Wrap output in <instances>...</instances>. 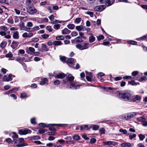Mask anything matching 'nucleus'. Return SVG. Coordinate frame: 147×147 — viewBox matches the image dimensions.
Returning a JSON list of instances; mask_svg holds the SVG:
<instances>
[{
    "instance_id": "53",
    "label": "nucleus",
    "mask_w": 147,
    "mask_h": 147,
    "mask_svg": "<svg viewBox=\"0 0 147 147\" xmlns=\"http://www.w3.org/2000/svg\"><path fill=\"white\" fill-rule=\"evenodd\" d=\"M86 13L87 14L89 15L91 17H92L93 16L94 13L93 12L87 11Z\"/></svg>"
},
{
    "instance_id": "64",
    "label": "nucleus",
    "mask_w": 147,
    "mask_h": 147,
    "mask_svg": "<svg viewBox=\"0 0 147 147\" xmlns=\"http://www.w3.org/2000/svg\"><path fill=\"white\" fill-rule=\"evenodd\" d=\"M122 78L121 77H117L114 78V79L115 81H118L121 80Z\"/></svg>"
},
{
    "instance_id": "9",
    "label": "nucleus",
    "mask_w": 147,
    "mask_h": 147,
    "mask_svg": "<svg viewBox=\"0 0 147 147\" xmlns=\"http://www.w3.org/2000/svg\"><path fill=\"white\" fill-rule=\"evenodd\" d=\"M36 2V0H27L26 4L27 6H31L34 4Z\"/></svg>"
},
{
    "instance_id": "8",
    "label": "nucleus",
    "mask_w": 147,
    "mask_h": 147,
    "mask_svg": "<svg viewBox=\"0 0 147 147\" xmlns=\"http://www.w3.org/2000/svg\"><path fill=\"white\" fill-rule=\"evenodd\" d=\"M137 115V113L135 112H132L127 114V119L129 120L133 118Z\"/></svg>"
},
{
    "instance_id": "39",
    "label": "nucleus",
    "mask_w": 147,
    "mask_h": 147,
    "mask_svg": "<svg viewBox=\"0 0 147 147\" xmlns=\"http://www.w3.org/2000/svg\"><path fill=\"white\" fill-rule=\"evenodd\" d=\"M47 130L46 129H39L38 131V132L41 134H43L45 132H47Z\"/></svg>"
},
{
    "instance_id": "32",
    "label": "nucleus",
    "mask_w": 147,
    "mask_h": 147,
    "mask_svg": "<svg viewBox=\"0 0 147 147\" xmlns=\"http://www.w3.org/2000/svg\"><path fill=\"white\" fill-rule=\"evenodd\" d=\"M7 43L5 42H3L0 44V46L2 48H4L6 46Z\"/></svg>"
},
{
    "instance_id": "61",
    "label": "nucleus",
    "mask_w": 147,
    "mask_h": 147,
    "mask_svg": "<svg viewBox=\"0 0 147 147\" xmlns=\"http://www.w3.org/2000/svg\"><path fill=\"white\" fill-rule=\"evenodd\" d=\"M146 80V76H143L141 78H140L139 80V81H143L144 80Z\"/></svg>"
},
{
    "instance_id": "28",
    "label": "nucleus",
    "mask_w": 147,
    "mask_h": 147,
    "mask_svg": "<svg viewBox=\"0 0 147 147\" xmlns=\"http://www.w3.org/2000/svg\"><path fill=\"white\" fill-rule=\"evenodd\" d=\"M67 28L70 29L72 30L75 27V25L74 24H69L67 26Z\"/></svg>"
},
{
    "instance_id": "26",
    "label": "nucleus",
    "mask_w": 147,
    "mask_h": 147,
    "mask_svg": "<svg viewBox=\"0 0 147 147\" xmlns=\"http://www.w3.org/2000/svg\"><path fill=\"white\" fill-rule=\"evenodd\" d=\"M137 120L139 121L143 122H144L146 121V119L143 117H141L137 118Z\"/></svg>"
},
{
    "instance_id": "37",
    "label": "nucleus",
    "mask_w": 147,
    "mask_h": 147,
    "mask_svg": "<svg viewBox=\"0 0 147 147\" xmlns=\"http://www.w3.org/2000/svg\"><path fill=\"white\" fill-rule=\"evenodd\" d=\"M64 39V37L62 36H59L56 37V39L57 40H63Z\"/></svg>"
},
{
    "instance_id": "22",
    "label": "nucleus",
    "mask_w": 147,
    "mask_h": 147,
    "mask_svg": "<svg viewBox=\"0 0 147 147\" xmlns=\"http://www.w3.org/2000/svg\"><path fill=\"white\" fill-rule=\"evenodd\" d=\"M74 62V60L72 58H69L67 61V63L69 65V64H73Z\"/></svg>"
},
{
    "instance_id": "15",
    "label": "nucleus",
    "mask_w": 147,
    "mask_h": 147,
    "mask_svg": "<svg viewBox=\"0 0 147 147\" xmlns=\"http://www.w3.org/2000/svg\"><path fill=\"white\" fill-rule=\"evenodd\" d=\"M65 74L63 73H61L59 74L56 76V78H63L65 76Z\"/></svg>"
},
{
    "instance_id": "55",
    "label": "nucleus",
    "mask_w": 147,
    "mask_h": 147,
    "mask_svg": "<svg viewBox=\"0 0 147 147\" xmlns=\"http://www.w3.org/2000/svg\"><path fill=\"white\" fill-rule=\"evenodd\" d=\"M13 55L11 53H9L5 55L6 57H13Z\"/></svg>"
},
{
    "instance_id": "48",
    "label": "nucleus",
    "mask_w": 147,
    "mask_h": 147,
    "mask_svg": "<svg viewBox=\"0 0 147 147\" xmlns=\"http://www.w3.org/2000/svg\"><path fill=\"white\" fill-rule=\"evenodd\" d=\"M39 40V39L38 38H33L31 39V42H36L38 41Z\"/></svg>"
},
{
    "instance_id": "21",
    "label": "nucleus",
    "mask_w": 147,
    "mask_h": 147,
    "mask_svg": "<svg viewBox=\"0 0 147 147\" xmlns=\"http://www.w3.org/2000/svg\"><path fill=\"white\" fill-rule=\"evenodd\" d=\"M114 1V0H108L106 4L107 5L109 6L113 4Z\"/></svg>"
},
{
    "instance_id": "14",
    "label": "nucleus",
    "mask_w": 147,
    "mask_h": 147,
    "mask_svg": "<svg viewBox=\"0 0 147 147\" xmlns=\"http://www.w3.org/2000/svg\"><path fill=\"white\" fill-rule=\"evenodd\" d=\"M19 43L17 41H13L11 45L12 48L15 49L18 47Z\"/></svg>"
},
{
    "instance_id": "51",
    "label": "nucleus",
    "mask_w": 147,
    "mask_h": 147,
    "mask_svg": "<svg viewBox=\"0 0 147 147\" xmlns=\"http://www.w3.org/2000/svg\"><path fill=\"white\" fill-rule=\"evenodd\" d=\"M39 125L43 127H48L49 125H47L43 123H40L39 124Z\"/></svg>"
},
{
    "instance_id": "25",
    "label": "nucleus",
    "mask_w": 147,
    "mask_h": 147,
    "mask_svg": "<svg viewBox=\"0 0 147 147\" xmlns=\"http://www.w3.org/2000/svg\"><path fill=\"white\" fill-rule=\"evenodd\" d=\"M95 40V37L92 35H91L89 37V42L91 43L92 42H94Z\"/></svg>"
},
{
    "instance_id": "54",
    "label": "nucleus",
    "mask_w": 147,
    "mask_h": 147,
    "mask_svg": "<svg viewBox=\"0 0 147 147\" xmlns=\"http://www.w3.org/2000/svg\"><path fill=\"white\" fill-rule=\"evenodd\" d=\"M49 129L50 130L53 131L54 132H55L56 131V129L52 126H50L49 127Z\"/></svg>"
},
{
    "instance_id": "34",
    "label": "nucleus",
    "mask_w": 147,
    "mask_h": 147,
    "mask_svg": "<svg viewBox=\"0 0 147 147\" xmlns=\"http://www.w3.org/2000/svg\"><path fill=\"white\" fill-rule=\"evenodd\" d=\"M120 117L122 119H125L128 120L127 118V115H122L120 116Z\"/></svg>"
},
{
    "instance_id": "56",
    "label": "nucleus",
    "mask_w": 147,
    "mask_h": 147,
    "mask_svg": "<svg viewBox=\"0 0 147 147\" xmlns=\"http://www.w3.org/2000/svg\"><path fill=\"white\" fill-rule=\"evenodd\" d=\"M82 137L83 138L86 140H88L89 139V138L87 137L86 134L83 135L82 136Z\"/></svg>"
},
{
    "instance_id": "44",
    "label": "nucleus",
    "mask_w": 147,
    "mask_h": 147,
    "mask_svg": "<svg viewBox=\"0 0 147 147\" xmlns=\"http://www.w3.org/2000/svg\"><path fill=\"white\" fill-rule=\"evenodd\" d=\"M128 43L133 45H136L137 42L134 41H130L128 42Z\"/></svg>"
},
{
    "instance_id": "6",
    "label": "nucleus",
    "mask_w": 147,
    "mask_h": 147,
    "mask_svg": "<svg viewBox=\"0 0 147 147\" xmlns=\"http://www.w3.org/2000/svg\"><path fill=\"white\" fill-rule=\"evenodd\" d=\"M42 48L40 49H38V50L41 52H43L44 51H47L49 50V49L47 48V46L44 44H42Z\"/></svg>"
},
{
    "instance_id": "16",
    "label": "nucleus",
    "mask_w": 147,
    "mask_h": 147,
    "mask_svg": "<svg viewBox=\"0 0 147 147\" xmlns=\"http://www.w3.org/2000/svg\"><path fill=\"white\" fill-rule=\"evenodd\" d=\"M71 32V31L68 30L66 28H65L64 29L62 30V33L63 34H69Z\"/></svg>"
},
{
    "instance_id": "58",
    "label": "nucleus",
    "mask_w": 147,
    "mask_h": 147,
    "mask_svg": "<svg viewBox=\"0 0 147 147\" xmlns=\"http://www.w3.org/2000/svg\"><path fill=\"white\" fill-rule=\"evenodd\" d=\"M136 135L135 134H134L133 135H130L129 136V138L130 140H132L134 138L136 137Z\"/></svg>"
},
{
    "instance_id": "49",
    "label": "nucleus",
    "mask_w": 147,
    "mask_h": 147,
    "mask_svg": "<svg viewBox=\"0 0 147 147\" xmlns=\"http://www.w3.org/2000/svg\"><path fill=\"white\" fill-rule=\"evenodd\" d=\"M96 140L94 138H91L90 141V143L91 144H92L96 142Z\"/></svg>"
},
{
    "instance_id": "59",
    "label": "nucleus",
    "mask_w": 147,
    "mask_h": 147,
    "mask_svg": "<svg viewBox=\"0 0 147 147\" xmlns=\"http://www.w3.org/2000/svg\"><path fill=\"white\" fill-rule=\"evenodd\" d=\"M54 84L55 85H58L60 84V82L59 80H56L54 82Z\"/></svg>"
},
{
    "instance_id": "20",
    "label": "nucleus",
    "mask_w": 147,
    "mask_h": 147,
    "mask_svg": "<svg viewBox=\"0 0 147 147\" xmlns=\"http://www.w3.org/2000/svg\"><path fill=\"white\" fill-rule=\"evenodd\" d=\"M28 50H27L26 51V52L28 53L29 54L30 53H33L35 51V49L32 47H29L28 48Z\"/></svg>"
},
{
    "instance_id": "40",
    "label": "nucleus",
    "mask_w": 147,
    "mask_h": 147,
    "mask_svg": "<svg viewBox=\"0 0 147 147\" xmlns=\"http://www.w3.org/2000/svg\"><path fill=\"white\" fill-rule=\"evenodd\" d=\"M73 139L76 140H80V137L79 136L75 135L73 136Z\"/></svg>"
},
{
    "instance_id": "3",
    "label": "nucleus",
    "mask_w": 147,
    "mask_h": 147,
    "mask_svg": "<svg viewBox=\"0 0 147 147\" xmlns=\"http://www.w3.org/2000/svg\"><path fill=\"white\" fill-rule=\"evenodd\" d=\"M31 131L27 128L20 129L19 131V133L20 135H26L28 133H30Z\"/></svg>"
},
{
    "instance_id": "18",
    "label": "nucleus",
    "mask_w": 147,
    "mask_h": 147,
    "mask_svg": "<svg viewBox=\"0 0 147 147\" xmlns=\"http://www.w3.org/2000/svg\"><path fill=\"white\" fill-rule=\"evenodd\" d=\"M13 38L15 39H18L19 38V32L18 31H16L13 33Z\"/></svg>"
},
{
    "instance_id": "11",
    "label": "nucleus",
    "mask_w": 147,
    "mask_h": 147,
    "mask_svg": "<svg viewBox=\"0 0 147 147\" xmlns=\"http://www.w3.org/2000/svg\"><path fill=\"white\" fill-rule=\"evenodd\" d=\"M12 75L9 74L7 77L6 76H4L3 78V80L4 81H9L12 80L11 78Z\"/></svg>"
},
{
    "instance_id": "30",
    "label": "nucleus",
    "mask_w": 147,
    "mask_h": 147,
    "mask_svg": "<svg viewBox=\"0 0 147 147\" xmlns=\"http://www.w3.org/2000/svg\"><path fill=\"white\" fill-rule=\"evenodd\" d=\"M60 60L63 63L65 62L66 60V57L65 56H59Z\"/></svg>"
},
{
    "instance_id": "2",
    "label": "nucleus",
    "mask_w": 147,
    "mask_h": 147,
    "mask_svg": "<svg viewBox=\"0 0 147 147\" xmlns=\"http://www.w3.org/2000/svg\"><path fill=\"white\" fill-rule=\"evenodd\" d=\"M27 6V11L28 13L33 14L36 13L37 12V10L35 7L31 6Z\"/></svg>"
},
{
    "instance_id": "33",
    "label": "nucleus",
    "mask_w": 147,
    "mask_h": 147,
    "mask_svg": "<svg viewBox=\"0 0 147 147\" xmlns=\"http://www.w3.org/2000/svg\"><path fill=\"white\" fill-rule=\"evenodd\" d=\"M46 29L49 32H52L53 30V29L51 28V26H47Z\"/></svg>"
},
{
    "instance_id": "52",
    "label": "nucleus",
    "mask_w": 147,
    "mask_h": 147,
    "mask_svg": "<svg viewBox=\"0 0 147 147\" xmlns=\"http://www.w3.org/2000/svg\"><path fill=\"white\" fill-rule=\"evenodd\" d=\"M78 34V33L77 32L73 31L71 33V35L72 36H76Z\"/></svg>"
},
{
    "instance_id": "23",
    "label": "nucleus",
    "mask_w": 147,
    "mask_h": 147,
    "mask_svg": "<svg viewBox=\"0 0 147 147\" xmlns=\"http://www.w3.org/2000/svg\"><path fill=\"white\" fill-rule=\"evenodd\" d=\"M62 44L61 42L60 41H55L53 42V45L55 46L61 45Z\"/></svg>"
},
{
    "instance_id": "36",
    "label": "nucleus",
    "mask_w": 147,
    "mask_h": 147,
    "mask_svg": "<svg viewBox=\"0 0 147 147\" xmlns=\"http://www.w3.org/2000/svg\"><path fill=\"white\" fill-rule=\"evenodd\" d=\"M20 97L21 98H25L27 97V94L25 92H23L21 94Z\"/></svg>"
},
{
    "instance_id": "1",
    "label": "nucleus",
    "mask_w": 147,
    "mask_h": 147,
    "mask_svg": "<svg viewBox=\"0 0 147 147\" xmlns=\"http://www.w3.org/2000/svg\"><path fill=\"white\" fill-rule=\"evenodd\" d=\"M116 94L117 97L119 99L125 101L131 102L132 94L129 92L127 91H118Z\"/></svg>"
},
{
    "instance_id": "13",
    "label": "nucleus",
    "mask_w": 147,
    "mask_h": 147,
    "mask_svg": "<svg viewBox=\"0 0 147 147\" xmlns=\"http://www.w3.org/2000/svg\"><path fill=\"white\" fill-rule=\"evenodd\" d=\"M99 128L98 126L97 125H92L91 126L89 127L88 128H87L86 129L87 130H89L91 128H92L93 130H98Z\"/></svg>"
},
{
    "instance_id": "45",
    "label": "nucleus",
    "mask_w": 147,
    "mask_h": 147,
    "mask_svg": "<svg viewBox=\"0 0 147 147\" xmlns=\"http://www.w3.org/2000/svg\"><path fill=\"white\" fill-rule=\"evenodd\" d=\"M139 137L140 140L142 141L145 138V136L144 135H142L141 134H140L139 135Z\"/></svg>"
},
{
    "instance_id": "42",
    "label": "nucleus",
    "mask_w": 147,
    "mask_h": 147,
    "mask_svg": "<svg viewBox=\"0 0 147 147\" xmlns=\"http://www.w3.org/2000/svg\"><path fill=\"white\" fill-rule=\"evenodd\" d=\"M76 47L80 50H83L82 45L80 44L77 45H76Z\"/></svg>"
},
{
    "instance_id": "62",
    "label": "nucleus",
    "mask_w": 147,
    "mask_h": 147,
    "mask_svg": "<svg viewBox=\"0 0 147 147\" xmlns=\"http://www.w3.org/2000/svg\"><path fill=\"white\" fill-rule=\"evenodd\" d=\"M35 118H33L31 119L30 121L32 124H35L36 123V122H35Z\"/></svg>"
},
{
    "instance_id": "50",
    "label": "nucleus",
    "mask_w": 147,
    "mask_h": 147,
    "mask_svg": "<svg viewBox=\"0 0 147 147\" xmlns=\"http://www.w3.org/2000/svg\"><path fill=\"white\" fill-rule=\"evenodd\" d=\"M13 135L12 136V137L13 139L18 138V136L15 132H13Z\"/></svg>"
},
{
    "instance_id": "10",
    "label": "nucleus",
    "mask_w": 147,
    "mask_h": 147,
    "mask_svg": "<svg viewBox=\"0 0 147 147\" xmlns=\"http://www.w3.org/2000/svg\"><path fill=\"white\" fill-rule=\"evenodd\" d=\"M140 99V97L138 95H136L135 97H134L133 96H132V94L131 95V102H135L136 100H139Z\"/></svg>"
},
{
    "instance_id": "27",
    "label": "nucleus",
    "mask_w": 147,
    "mask_h": 147,
    "mask_svg": "<svg viewBox=\"0 0 147 147\" xmlns=\"http://www.w3.org/2000/svg\"><path fill=\"white\" fill-rule=\"evenodd\" d=\"M83 26L82 25L77 26L76 27V29L78 31H81L83 29Z\"/></svg>"
},
{
    "instance_id": "5",
    "label": "nucleus",
    "mask_w": 147,
    "mask_h": 147,
    "mask_svg": "<svg viewBox=\"0 0 147 147\" xmlns=\"http://www.w3.org/2000/svg\"><path fill=\"white\" fill-rule=\"evenodd\" d=\"M106 6L104 5H100L96 6L94 9L96 11H101L105 8Z\"/></svg>"
},
{
    "instance_id": "60",
    "label": "nucleus",
    "mask_w": 147,
    "mask_h": 147,
    "mask_svg": "<svg viewBox=\"0 0 147 147\" xmlns=\"http://www.w3.org/2000/svg\"><path fill=\"white\" fill-rule=\"evenodd\" d=\"M138 73V71H134L132 73V74L133 76H135L137 75Z\"/></svg>"
},
{
    "instance_id": "47",
    "label": "nucleus",
    "mask_w": 147,
    "mask_h": 147,
    "mask_svg": "<svg viewBox=\"0 0 147 147\" xmlns=\"http://www.w3.org/2000/svg\"><path fill=\"white\" fill-rule=\"evenodd\" d=\"M104 37L102 35H100L97 37V40L99 41L104 39Z\"/></svg>"
},
{
    "instance_id": "41",
    "label": "nucleus",
    "mask_w": 147,
    "mask_h": 147,
    "mask_svg": "<svg viewBox=\"0 0 147 147\" xmlns=\"http://www.w3.org/2000/svg\"><path fill=\"white\" fill-rule=\"evenodd\" d=\"M0 28L1 29V30L3 31V32L6 31L7 30V27L4 26H1L0 27Z\"/></svg>"
},
{
    "instance_id": "57",
    "label": "nucleus",
    "mask_w": 147,
    "mask_h": 147,
    "mask_svg": "<svg viewBox=\"0 0 147 147\" xmlns=\"http://www.w3.org/2000/svg\"><path fill=\"white\" fill-rule=\"evenodd\" d=\"M16 90L17 91L18 90V88H13L12 89L10 90L9 91V92L10 93H12L13 92H14V90Z\"/></svg>"
},
{
    "instance_id": "24",
    "label": "nucleus",
    "mask_w": 147,
    "mask_h": 147,
    "mask_svg": "<svg viewBox=\"0 0 147 147\" xmlns=\"http://www.w3.org/2000/svg\"><path fill=\"white\" fill-rule=\"evenodd\" d=\"M89 44L88 43H85L82 45L83 50L88 48Z\"/></svg>"
},
{
    "instance_id": "17",
    "label": "nucleus",
    "mask_w": 147,
    "mask_h": 147,
    "mask_svg": "<svg viewBox=\"0 0 147 147\" xmlns=\"http://www.w3.org/2000/svg\"><path fill=\"white\" fill-rule=\"evenodd\" d=\"M121 146L122 147H130L131 146V144L129 143L125 142L121 144Z\"/></svg>"
},
{
    "instance_id": "4",
    "label": "nucleus",
    "mask_w": 147,
    "mask_h": 147,
    "mask_svg": "<svg viewBox=\"0 0 147 147\" xmlns=\"http://www.w3.org/2000/svg\"><path fill=\"white\" fill-rule=\"evenodd\" d=\"M74 79V77L71 75L69 74L66 77V79L63 80V81L65 82L68 81L70 82H72Z\"/></svg>"
},
{
    "instance_id": "31",
    "label": "nucleus",
    "mask_w": 147,
    "mask_h": 147,
    "mask_svg": "<svg viewBox=\"0 0 147 147\" xmlns=\"http://www.w3.org/2000/svg\"><path fill=\"white\" fill-rule=\"evenodd\" d=\"M42 38L44 39H47L49 36V35L48 34H44L41 35Z\"/></svg>"
},
{
    "instance_id": "38",
    "label": "nucleus",
    "mask_w": 147,
    "mask_h": 147,
    "mask_svg": "<svg viewBox=\"0 0 147 147\" xmlns=\"http://www.w3.org/2000/svg\"><path fill=\"white\" fill-rule=\"evenodd\" d=\"M81 20V18H76L74 21V22L77 23H79Z\"/></svg>"
},
{
    "instance_id": "19",
    "label": "nucleus",
    "mask_w": 147,
    "mask_h": 147,
    "mask_svg": "<svg viewBox=\"0 0 147 147\" xmlns=\"http://www.w3.org/2000/svg\"><path fill=\"white\" fill-rule=\"evenodd\" d=\"M48 80L47 78H45L42 79L39 83V84L41 85H44L45 84H47Z\"/></svg>"
},
{
    "instance_id": "43",
    "label": "nucleus",
    "mask_w": 147,
    "mask_h": 147,
    "mask_svg": "<svg viewBox=\"0 0 147 147\" xmlns=\"http://www.w3.org/2000/svg\"><path fill=\"white\" fill-rule=\"evenodd\" d=\"M120 132L122 133L123 134H126L127 133V131L125 129H120L119 130Z\"/></svg>"
},
{
    "instance_id": "12",
    "label": "nucleus",
    "mask_w": 147,
    "mask_h": 147,
    "mask_svg": "<svg viewBox=\"0 0 147 147\" xmlns=\"http://www.w3.org/2000/svg\"><path fill=\"white\" fill-rule=\"evenodd\" d=\"M115 143L116 142H114L112 141H106L103 143V144L104 145H114L115 144Z\"/></svg>"
},
{
    "instance_id": "35",
    "label": "nucleus",
    "mask_w": 147,
    "mask_h": 147,
    "mask_svg": "<svg viewBox=\"0 0 147 147\" xmlns=\"http://www.w3.org/2000/svg\"><path fill=\"white\" fill-rule=\"evenodd\" d=\"M60 27V25L59 24H56L53 26V28L56 30L59 29Z\"/></svg>"
},
{
    "instance_id": "46",
    "label": "nucleus",
    "mask_w": 147,
    "mask_h": 147,
    "mask_svg": "<svg viewBox=\"0 0 147 147\" xmlns=\"http://www.w3.org/2000/svg\"><path fill=\"white\" fill-rule=\"evenodd\" d=\"M99 131L100 134H103L105 133V129L103 128H100L99 129Z\"/></svg>"
},
{
    "instance_id": "7",
    "label": "nucleus",
    "mask_w": 147,
    "mask_h": 147,
    "mask_svg": "<svg viewBox=\"0 0 147 147\" xmlns=\"http://www.w3.org/2000/svg\"><path fill=\"white\" fill-rule=\"evenodd\" d=\"M68 86H69V88L71 89H77L79 88L80 85H75V84L73 83H70Z\"/></svg>"
},
{
    "instance_id": "29",
    "label": "nucleus",
    "mask_w": 147,
    "mask_h": 147,
    "mask_svg": "<svg viewBox=\"0 0 147 147\" xmlns=\"http://www.w3.org/2000/svg\"><path fill=\"white\" fill-rule=\"evenodd\" d=\"M128 83L131 85H136L138 84V83L137 82H136L134 80H131V81H129Z\"/></svg>"
},
{
    "instance_id": "63",
    "label": "nucleus",
    "mask_w": 147,
    "mask_h": 147,
    "mask_svg": "<svg viewBox=\"0 0 147 147\" xmlns=\"http://www.w3.org/2000/svg\"><path fill=\"white\" fill-rule=\"evenodd\" d=\"M24 139L23 138H20L19 139L18 143L19 144H21L22 142H24Z\"/></svg>"
}]
</instances>
